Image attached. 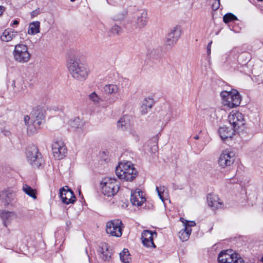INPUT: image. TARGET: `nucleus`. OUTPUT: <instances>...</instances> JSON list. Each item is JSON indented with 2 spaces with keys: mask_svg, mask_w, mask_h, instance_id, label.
<instances>
[{
  "mask_svg": "<svg viewBox=\"0 0 263 263\" xmlns=\"http://www.w3.org/2000/svg\"><path fill=\"white\" fill-rule=\"evenodd\" d=\"M116 174L121 180L132 181L137 177L138 172L131 162L126 161L119 163L116 167Z\"/></svg>",
  "mask_w": 263,
  "mask_h": 263,
  "instance_id": "1",
  "label": "nucleus"
},
{
  "mask_svg": "<svg viewBox=\"0 0 263 263\" xmlns=\"http://www.w3.org/2000/svg\"><path fill=\"white\" fill-rule=\"evenodd\" d=\"M67 66L70 73L74 79L83 81L87 77V70L84 64L80 62L79 60L71 58Z\"/></svg>",
  "mask_w": 263,
  "mask_h": 263,
  "instance_id": "2",
  "label": "nucleus"
},
{
  "mask_svg": "<svg viewBox=\"0 0 263 263\" xmlns=\"http://www.w3.org/2000/svg\"><path fill=\"white\" fill-rule=\"evenodd\" d=\"M102 193L107 197L114 196L119 191L118 181L113 178H105L101 182Z\"/></svg>",
  "mask_w": 263,
  "mask_h": 263,
  "instance_id": "3",
  "label": "nucleus"
},
{
  "mask_svg": "<svg viewBox=\"0 0 263 263\" xmlns=\"http://www.w3.org/2000/svg\"><path fill=\"white\" fill-rule=\"evenodd\" d=\"M232 250L221 251L218 256V263H245L241 255Z\"/></svg>",
  "mask_w": 263,
  "mask_h": 263,
  "instance_id": "4",
  "label": "nucleus"
},
{
  "mask_svg": "<svg viewBox=\"0 0 263 263\" xmlns=\"http://www.w3.org/2000/svg\"><path fill=\"white\" fill-rule=\"evenodd\" d=\"M27 157L29 163L34 168H42L44 165V160L37 148L35 146L30 147L26 153Z\"/></svg>",
  "mask_w": 263,
  "mask_h": 263,
  "instance_id": "5",
  "label": "nucleus"
},
{
  "mask_svg": "<svg viewBox=\"0 0 263 263\" xmlns=\"http://www.w3.org/2000/svg\"><path fill=\"white\" fill-rule=\"evenodd\" d=\"M124 228V224L120 219L111 220L106 223V232L111 236L121 237Z\"/></svg>",
  "mask_w": 263,
  "mask_h": 263,
  "instance_id": "6",
  "label": "nucleus"
},
{
  "mask_svg": "<svg viewBox=\"0 0 263 263\" xmlns=\"http://www.w3.org/2000/svg\"><path fill=\"white\" fill-rule=\"evenodd\" d=\"M14 60L20 63L28 62L31 57L27 46L24 44H17L13 52Z\"/></svg>",
  "mask_w": 263,
  "mask_h": 263,
  "instance_id": "7",
  "label": "nucleus"
},
{
  "mask_svg": "<svg viewBox=\"0 0 263 263\" xmlns=\"http://www.w3.org/2000/svg\"><path fill=\"white\" fill-rule=\"evenodd\" d=\"M52 151L55 159L61 160L65 156L67 148L62 141H57L52 145Z\"/></svg>",
  "mask_w": 263,
  "mask_h": 263,
  "instance_id": "8",
  "label": "nucleus"
},
{
  "mask_svg": "<svg viewBox=\"0 0 263 263\" xmlns=\"http://www.w3.org/2000/svg\"><path fill=\"white\" fill-rule=\"evenodd\" d=\"M234 156L233 152L228 149L223 151L218 160L219 165L223 168L230 166L235 161Z\"/></svg>",
  "mask_w": 263,
  "mask_h": 263,
  "instance_id": "9",
  "label": "nucleus"
},
{
  "mask_svg": "<svg viewBox=\"0 0 263 263\" xmlns=\"http://www.w3.org/2000/svg\"><path fill=\"white\" fill-rule=\"evenodd\" d=\"M228 120L233 126L234 131H236L245 125L243 116L239 112L231 113L228 117Z\"/></svg>",
  "mask_w": 263,
  "mask_h": 263,
  "instance_id": "10",
  "label": "nucleus"
},
{
  "mask_svg": "<svg viewBox=\"0 0 263 263\" xmlns=\"http://www.w3.org/2000/svg\"><path fill=\"white\" fill-rule=\"evenodd\" d=\"M181 34L180 28L179 26L173 27L167 34L165 42L167 45L173 46L178 41Z\"/></svg>",
  "mask_w": 263,
  "mask_h": 263,
  "instance_id": "11",
  "label": "nucleus"
},
{
  "mask_svg": "<svg viewBox=\"0 0 263 263\" xmlns=\"http://www.w3.org/2000/svg\"><path fill=\"white\" fill-rule=\"evenodd\" d=\"M60 197L62 202L66 204L73 203L76 199L73 191L69 188L65 189L64 187H62L60 189Z\"/></svg>",
  "mask_w": 263,
  "mask_h": 263,
  "instance_id": "12",
  "label": "nucleus"
},
{
  "mask_svg": "<svg viewBox=\"0 0 263 263\" xmlns=\"http://www.w3.org/2000/svg\"><path fill=\"white\" fill-rule=\"evenodd\" d=\"M98 251L100 257L104 261H109L112 255V250L109 249L108 245L105 242L101 243Z\"/></svg>",
  "mask_w": 263,
  "mask_h": 263,
  "instance_id": "13",
  "label": "nucleus"
},
{
  "mask_svg": "<svg viewBox=\"0 0 263 263\" xmlns=\"http://www.w3.org/2000/svg\"><path fill=\"white\" fill-rule=\"evenodd\" d=\"M45 111L42 108L37 107L34 109L31 115V118L33 121L34 125L40 126L45 123Z\"/></svg>",
  "mask_w": 263,
  "mask_h": 263,
  "instance_id": "14",
  "label": "nucleus"
},
{
  "mask_svg": "<svg viewBox=\"0 0 263 263\" xmlns=\"http://www.w3.org/2000/svg\"><path fill=\"white\" fill-rule=\"evenodd\" d=\"M146 199L143 196V192L139 189H137L132 193L130 197V201L132 204L138 206H141Z\"/></svg>",
  "mask_w": 263,
  "mask_h": 263,
  "instance_id": "15",
  "label": "nucleus"
},
{
  "mask_svg": "<svg viewBox=\"0 0 263 263\" xmlns=\"http://www.w3.org/2000/svg\"><path fill=\"white\" fill-rule=\"evenodd\" d=\"M207 202L209 206L213 208V210L220 209L223 207V202L217 195L209 194L207 196Z\"/></svg>",
  "mask_w": 263,
  "mask_h": 263,
  "instance_id": "16",
  "label": "nucleus"
},
{
  "mask_svg": "<svg viewBox=\"0 0 263 263\" xmlns=\"http://www.w3.org/2000/svg\"><path fill=\"white\" fill-rule=\"evenodd\" d=\"M147 21V13L145 10H141L136 15L135 24L139 28L145 26Z\"/></svg>",
  "mask_w": 263,
  "mask_h": 263,
  "instance_id": "17",
  "label": "nucleus"
},
{
  "mask_svg": "<svg viewBox=\"0 0 263 263\" xmlns=\"http://www.w3.org/2000/svg\"><path fill=\"white\" fill-rule=\"evenodd\" d=\"M130 117L125 115L122 117L117 122L118 128L122 130H126L130 125Z\"/></svg>",
  "mask_w": 263,
  "mask_h": 263,
  "instance_id": "18",
  "label": "nucleus"
},
{
  "mask_svg": "<svg viewBox=\"0 0 263 263\" xmlns=\"http://www.w3.org/2000/svg\"><path fill=\"white\" fill-rule=\"evenodd\" d=\"M234 132L229 129L228 127L223 126L219 128L218 133L221 139L224 140L229 138H232Z\"/></svg>",
  "mask_w": 263,
  "mask_h": 263,
  "instance_id": "19",
  "label": "nucleus"
},
{
  "mask_svg": "<svg viewBox=\"0 0 263 263\" xmlns=\"http://www.w3.org/2000/svg\"><path fill=\"white\" fill-rule=\"evenodd\" d=\"M17 35V32L11 29H6L1 36L2 41L9 42L11 41Z\"/></svg>",
  "mask_w": 263,
  "mask_h": 263,
  "instance_id": "20",
  "label": "nucleus"
},
{
  "mask_svg": "<svg viewBox=\"0 0 263 263\" xmlns=\"http://www.w3.org/2000/svg\"><path fill=\"white\" fill-rule=\"evenodd\" d=\"M220 96L223 100V104L224 106L231 108V103H232V99L231 92L229 91H222Z\"/></svg>",
  "mask_w": 263,
  "mask_h": 263,
  "instance_id": "21",
  "label": "nucleus"
},
{
  "mask_svg": "<svg viewBox=\"0 0 263 263\" xmlns=\"http://www.w3.org/2000/svg\"><path fill=\"white\" fill-rule=\"evenodd\" d=\"M192 229L190 228H186V226L179 231L178 235L180 240L182 241H186L189 239L191 233Z\"/></svg>",
  "mask_w": 263,
  "mask_h": 263,
  "instance_id": "22",
  "label": "nucleus"
},
{
  "mask_svg": "<svg viewBox=\"0 0 263 263\" xmlns=\"http://www.w3.org/2000/svg\"><path fill=\"white\" fill-rule=\"evenodd\" d=\"M232 99V103H231V108H234L239 105L241 101L240 96L239 92L235 90L234 92L230 91Z\"/></svg>",
  "mask_w": 263,
  "mask_h": 263,
  "instance_id": "23",
  "label": "nucleus"
},
{
  "mask_svg": "<svg viewBox=\"0 0 263 263\" xmlns=\"http://www.w3.org/2000/svg\"><path fill=\"white\" fill-rule=\"evenodd\" d=\"M40 23L38 21L33 22L29 24L28 32L30 34H35L40 32Z\"/></svg>",
  "mask_w": 263,
  "mask_h": 263,
  "instance_id": "24",
  "label": "nucleus"
},
{
  "mask_svg": "<svg viewBox=\"0 0 263 263\" xmlns=\"http://www.w3.org/2000/svg\"><path fill=\"white\" fill-rule=\"evenodd\" d=\"M14 214L10 212H3L1 213V217L3 221V224L5 227H7L8 224L12 220V216Z\"/></svg>",
  "mask_w": 263,
  "mask_h": 263,
  "instance_id": "25",
  "label": "nucleus"
},
{
  "mask_svg": "<svg viewBox=\"0 0 263 263\" xmlns=\"http://www.w3.org/2000/svg\"><path fill=\"white\" fill-rule=\"evenodd\" d=\"M23 191L28 196L32 197L33 199H36V191L35 190L33 189L31 187L27 184H24L23 186Z\"/></svg>",
  "mask_w": 263,
  "mask_h": 263,
  "instance_id": "26",
  "label": "nucleus"
},
{
  "mask_svg": "<svg viewBox=\"0 0 263 263\" xmlns=\"http://www.w3.org/2000/svg\"><path fill=\"white\" fill-rule=\"evenodd\" d=\"M69 124L73 128H81L83 125V122L79 117H76L70 120Z\"/></svg>",
  "mask_w": 263,
  "mask_h": 263,
  "instance_id": "27",
  "label": "nucleus"
},
{
  "mask_svg": "<svg viewBox=\"0 0 263 263\" xmlns=\"http://www.w3.org/2000/svg\"><path fill=\"white\" fill-rule=\"evenodd\" d=\"M104 91L107 94H115L118 91V87L116 85L107 84L104 87Z\"/></svg>",
  "mask_w": 263,
  "mask_h": 263,
  "instance_id": "28",
  "label": "nucleus"
},
{
  "mask_svg": "<svg viewBox=\"0 0 263 263\" xmlns=\"http://www.w3.org/2000/svg\"><path fill=\"white\" fill-rule=\"evenodd\" d=\"M157 233L156 232H152L149 230H144L141 234L142 241H146L147 239H150L151 237H157Z\"/></svg>",
  "mask_w": 263,
  "mask_h": 263,
  "instance_id": "29",
  "label": "nucleus"
},
{
  "mask_svg": "<svg viewBox=\"0 0 263 263\" xmlns=\"http://www.w3.org/2000/svg\"><path fill=\"white\" fill-rule=\"evenodd\" d=\"M120 259L123 263H129V253L127 249H124L123 250V251L120 253Z\"/></svg>",
  "mask_w": 263,
  "mask_h": 263,
  "instance_id": "30",
  "label": "nucleus"
},
{
  "mask_svg": "<svg viewBox=\"0 0 263 263\" xmlns=\"http://www.w3.org/2000/svg\"><path fill=\"white\" fill-rule=\"evenodd\" d=\"M235 20H237V17L231 13L225 14L223 17V21L226 24Z\"/></svg>",
  "mask_w": 263,
  "mask_h": 263,
  "instance_id": "31",
  "label": "nucleus"
},
{
  "mask_svg": "<svg viewBox=\"0 0 263 263\" xmlns=\"http://www.w3.org/2000/svg\"><path fill=\"white\" fill-rule=\"evenodd\" d=\"M122 32L121 27L118 25H114L110 29V33L112 35H119Z\"/></svg>",
  "mask_w": 263,
  "mask_h": 263,
  "instance_id": "32",
  "label": "nucleus"
},
{
  "mask_svg": "<svg viewBox=\"0 0 263 263\" xmlns=\"http://www.w3.org/2000/svg\"><path fill=\"white\" fill-rule=\"evenodd\" d=\"M89 99L95 104L99 103L101 100V98L96 94L95 92H93L89 95Z\"/></svg>",
  "mask_w": 263,
  "mask_h": 263,
  "instance_id": "33",
  "label": "nucleus"
},
{
  "mask_svg": "<svg viewBox=\"0 0 263 263\" xmlns=\"http://www.w3.org/2000/svg\"><path fill=\"white\" fill-rule=\"evenodd\" d=\"M166 190V187L164 186L157 187V188H156V190L158 193V196H159V198L161 199V200L163 202H164V199L163 197V194H164Z\"/></svg>",
  "mask_w": 263,
  "mask_h": 263,
  "instance_id": "34",
  "label": "nucleus"
},
{
  "mask_svg": "<svg viewBox=\"0 0 263 263\" xmlns=\"http://www.w3.org/2000/svg\"><path fill=\"white\" fill-rule=\"evenodd\" d=\"M39 128H40V126H37V125L35 126L33 122L32 124L28 125L27 127V133L29 135H32L34 134Z\"/></svg>",
  "mask_w": 263,
  "mask_h": 263,
  "instance_id": "35",
  "label": "nucleus"
},
{
  "mask_svg": "<svg viewBox=\"0 0 263 263\" xmlns=\"http://www.w3.org/2000/svg\"><path fill=\"white\" fill-rule=\"evenodd\" d=\"M154 237H151L150 239H147L146 241L142 240V243L144 246L147 247L156 248V246L154 243L153 239Z\"/></svg>",
  "mask_w": 263,
  "mask_h": 263,
  "instance_id": "36",
  "label": "nucleus"
},
{
  "mask_svg": "<svg viewBox=\"0 0 263 263\" xmlns=\"http://www.w3.org/2000/svg\"><path fill=\"white\" fill-rule=\"evenodd\" d=\"M154 103V102L153 99L151 98H147L145 99L142 105L148 107V109H150L152 107Z\"/></svg>",
  "mask_w": 263,
  "mask_h": 263,
  "instance_id": "37",
  "label": "nucleus"
},
{
  "mask_svg": "<svg viewBox=\"0 0 263 263\" xmlns=\"http://www.w3.org/2000/svg\"><path fill=\"white\" fill-rule=\"evenodd\" d=\"M180 220L184 224V227L186 226V228H191V227H194L196 225V223L194 221H189L184 219L183 218H180Z\"/></svg>",
  "mask_w": 263,
  "mask_h": 263,
  "instance_id": "38",
  "label": "nucleus"
},
{
  "mask_svg": "<svg viewBox=\"0 0 263 263\" xmlns=\"http://www.w3.org/2000/svg\"><path fill=\"white\" fill-rule=\"evenodd\" d=\"M147 54L149 58L157 59L159 57V52L157 50L153 49L149 50Z\"/></svg>",
  "mask_w": 263,
  "mask_h": 263,
  "instance_id": "39",
  "label": "nucleus"
},
{
  "mask_svg": "<svg viewBox=\"0 0 263 263\" xmlns=\"http://www.w3.org/2000/svg\"><path fill=\"white\" fill-rule=\"evenodd\" d=\"M40 13V9L39 8H37V9L32 11L31 12L30 14H31V18H33V17L36 16Z\"/></svg>",
  "mask_w": 263,
  "mask_h": 263,
  "instance_id": "40",
  "label": "nucleus"
},
{
  "mask_svg": "<svg viewBox=\"0 0 263 263\" xmlns=\"http://www.w3.org/2000/svg\"><path fill=\"white\" fill-rule=\"evenodd\" d=\"M148 107H145L143 105H142L141 107V109H140V112L141 113L142 115H144V114H145L147 112V109H148Z\"/></svg>",
  "mask_w": 263,
  "mask_h": 263,
  "instance_id": "41",
  "label": "nucleus"
},
{
  "mask_svg": "<svg viewBox=\"0 0 263 263\" xmlns=\"http://www.w3.org/2000/svg\"><path fill=\"white\" fill-rule=\"evenodd\" d=\"M212 44V41H211L208 45L207 46V53L208 55H210L211 54V45Z\"/></svg>",
  "mask_w": 263,
  "mask_h": 263,
  "instance_id": "42",
  "label": "nucleus"
},
{
  "mask_svg": "<svg viewBox=\"0 0 263 263\" xmlns=\"http://www.w3.org/2000/svg\"><path fill=\"white\" fill-rule=\"evenodd\" d=\"M117 99V97H115L114 96L112 97H110L108 101V103H110V104L114 103V102H116Z\"/></svg>",
  "mask_w": 263,
  "mask_h": 263,
  "instance_id": "43",
  "label": "nucleus"
},
{
  "mask_svg": "<svg viewBox=\"0 0 263 263\" xmlns=\"http://www.w3.org/2000/svg\"><path fill=\"white\" fill-rule=\"evenodd\" d=\"M217 4H213L212 5L213 8L215 9H217L220 5V0H217Z\"/></svg>",
  "mask_w": 263,
  "mask_h": 263,
  "instance_id": "44",
  "label": "nucleus"
},
{
  "mask_svg": "<svg viewBox=\"0 0 263 263\" xmlns=\"http://www.w3.org/2000/svg\"><path fill=\"white\" fill-rule=\"evenodd\" d=\"M130 134L135 137V140L138 141L139 140L138 136L136 133V132L134 130H132L130 132Z\"/></svg>",
  "mask_w": 263,
  "mask_h": 263,
  "instance_id": "45",
  "label": "nucleus"
},
{
  "mask_svg": "<svg viewBox=\"0 0 263 263\" xmlns=\"http://www.w3.org/2000/svg\"><path fill=\"white\" fill-rule=\"evenodd\" d=\"M29 120H30V117L28 116H26L24 117V121H25L26 124H28Z\"/></svg>",
  "mask_w": 263,
  "mask_h": 263,
  "instance_id": "46",
  "label": "nucleus"
},
{
  "mask_svg": "<svg viewBox=\"0 0 263 263\" xmlns=\"http://www.w3.org/2000/svg\"><path fill=\"white\" fill-rule=\"evenodd\" d=\"M4 8L2 6H0V15H2L3 13Z\"/></svg>",
  "mask_w": 263,
  "mask_h": 263,
  "instance_id": "47",
  "label": "nucleus"
},
{
  "mask_svg": "<svg viewBox=\"0 0 263 263\" xmlns=\"http://www.w3.org/2000/svg\"><path fill=\"white\" fill-rule=\"evenodd\" d=\"M158 149V147L157 145L154 146L153 148V151L154 150L155 152L157 151Z\"/></svg>",
  "mask_w": 263,
  "mask_h": 263,
  "instance_id": "48",
  "label": "nucleus"
},
{
  "mask_svg": "<svg viewBox=\"0 0 263 263\" xmlns=\"http://www.w3.org/2000/svg\"><path fill=\"white\" fill-rule=\"evenodd\" d=\"M18 24V22L17 20H14L13 22V25H16Z\"/></svg>",
  "mask_w": 263,
  "mask_h": 263,
  "instance_id": "49",
  "label": "nucleus"
},
{
  "mask_svg": "<svg viewBox=\"0 0 263 263\" xmlns=\"http://www.w3.org/2000/svg\"><path fill=\"white\" fill-rule=\"evenodd\" d=\"M86 254H87V256H88V257L89 261V262H90V263H91V262H90V257H89V255H88V254H87V250H86Z\"/></svg>",
  "mask_w": 263,
  "mask_h": 263,
  "instance_id": "50",
  "label": "nucleus"
},
{
  "mask_svg": "<svg viewBox=\"0 0 263 263\" xmlns=\"http://www.w3.org/2000/svg\"><path fill=\"white\" fill-rule=\"evenodd\" d=\"M194 138L195 139H199V136H195Z\"/></svg>",
  "mask_w": 263,
  "mask_h": 263,
  "instance_id": "51",
  "label": "nucleus"
},
{
  "mask_svg": "<svg viewBox=\"0 0 263 263\" xmlns=\"http://www.w3.org/2000/svg\"><path fill=\"white\" fill-rule=\"evenodd\" d=\"M154 140H155V142H157L158 139H157V138L155 137V138H154Z\"/></svg>",
  "mask_w": 263,
  "mask_h": 263,
  "instance_id": "52",
  "label": "nucleus"
},
{
  "mask_svg": "<svg viewBox=\"0 0 263 263\" xmlns=\"http://www.w3.org/2000/svg\"><path fill=\"white\" fill-rule=\"evenodd\" d=\"M258 1L262 2V1H263V0H258Z\"/></svg>",
  "mask_w": 263,
  "mask_h": 263,
  "instance_id": "53",
  "label": "nucleus"
}]
</instances>
